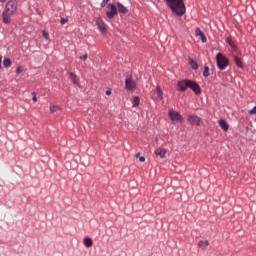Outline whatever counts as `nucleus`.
I'll return each instance as SVG.
<instances>
[{"instance_id": "obj_27", "label": "nucleus", "mask_w": 256, "mask_h": 256, "mask_svg": "<svg viewBox=\"0 0 256 256\" xmlns=\"http://www.w3.org/2000/svg\"><path fill=\"white\" fill-rule=\"evenodd\" d=\"M140 155V153H137L136 158L139 159L140 163H145V157Z\"/></svg>"}, {"instance_id": "obj_20", "label": "nucleus", "mask_w": 256, "mask_h": 256, "mask_svg": "<svg viewBox=\"0 0 256 256\" xmlns=\"http://www.w3.org/2000/svg\"><path fill=\"white\" fill-rule=\"evenodd\" d=\"M85 247H93V240L89 237L84 238Z\"/></svg>"}, {"instance_id": "obj_19", "label": "nucleus", "mask_w": 256, "mask_h": 256, "mask_svg": "<svg viewBox=\"0 0 256 256\" xmlns=\"http://www.w3.org/2000/svg\"><path fill=\"white\" fill-rule=\"evenodd\" d=\"M156 95L160 101H163V90H161V86L156 87Z\"/></svg>"}, {"instance_id": "obj_33", "label": "nucleus", "mask_w": 256, "mask_h": 256, "mask_svg": "<svg viewBox=\"0 0 256 256\" xmlns=\"http://www.w3.org/2000/svg\"><path fill=\"white\" fill-rule=\"evenodd\" d=\"M67 19L66 18H61V20H60V23H61V25H65V23H67Z\"/></svg>"}, {"instance_id": "obj_1", "label": "nucleus", "mask_w": 256, "mask_h": 256, "mask_svg": "<svg viewBox=\"0 0 256 256\" xmlns=\"http://www.w3.org/2000/svg\"><path fill=\"white\" fill-rule=\"evenodd\" d=\"M166 6L169 7L172 13L178 15V17H183L187 13V8L185 7V0H164Z\"/></svg>"}, {"instance_id": "obj_12", "label": "nucleus", "mask_w": 256, "mask_h": 256, "mask_svg": "<svg viewBox=\"0 0 256 256\" xmlns=\"http://www.w3.org/2000/svg\"><path fill=\"white\" fill-rule=\"evenodd\" d=\"M116 5L118 13H121L122 15H127V13H129V9H127V7H125L121 2H117Z\"/></svg>"}, {"instance_id": "obj_21", "label": "nucleus", "mask_w": 256, "mask_h": 256, "mask_svg": "<svg viewBox=\"0 0 256 256\" xmlns=\"http://www.w3.org/2000/svg\"><path fill=\"white\" fill-rule=\"evenodd\" d=\"M51 113H57V111H61V106L50 104Z\"/></svg>"}, {"instance_id": "obj_10", "label": "nucleus", "mask_w": 256, "mask_h": 256, "mask_svg": "<svg viewBox=\"0 0 256 256\" xmlns=\"http://www.w3.org/2000/svg\"><path fill=\"white\" fill-rule=\"evenodd\" d=\"M188 121L191 125H196V127L201 126V118L197 115H188Z\"/></svg>"}, {"instance_id": "obj_8", "label": "nucleus", "mask_w": 256, "mask_h": 256, "mask_svg": "<svg viewBox=\"0 0 256 256\" xmlns=\"http://www.w3.org/2000/svg\"><path fill=\"white\" fill-rule=\"evenodd\" d=\"M187 84H188V79H183L178 81L177 91H180L181 93H185L187 89H189V86H187Z\"/></svg>"}, {"instance_id": "obj_4", "label": "nucleus", "mask_w": 256, "mask_h": 256, "mask_svg": "<svg viewBox=\"0 0 256 256\" xmlns=\"http://www.w3.org/2000/svg\"><path fill=\"white\" fill-rule=\"evenodd\" d=\"M187 83L188 89H191L195 95H201V86H199L195 80L188 79Z\"/></svg>"}, {"instance_id": "obj_23", "label": "nucleus", "mask_w": 256, "mask_h": 256, "mask_svg": "<svg viewBox=\"0 0 256 256\" xmlns=\"http://www.w3.org/2000/svg\"><path fill=\"white\" fill-rule=\"evenodd\" d=\"M140 101L141 98H139V96H135L132 100V107H139Z\"/></svg>"}, {"instance_id": "obj_26", "label": "nucleus", "mask_w": 256, "mask_h": 256, "mask_svg": "<svg viewBox=\"0 0 256 256\" xmlns=\"http://www.w3.org/2000/svg\"><path fill=\"white\" fill-rule=\"evenodd\" d=\"M109 1L111 0H102L101 4H100V7L103 9L105 7H107V5L109 4Z\"/></svg>"}, {"instance_id": "obj_24", "label": "nucleus", "mask_w": 256, "mask_h": 256, "mask_svg": "<svg viewBox=\"0 0 256 256\" xmlns=\"http://www.w3.org/2000/svg\"><path fill=\"white\" fill-rule=\"evenodd\" d=\"M198 247L200 249H205V247H209V242L207 240L203 241L201 240L199 243H198Z\"/></svg>"}, {"instance_id": "obj_2", "label": "nucleus", "mask_w": 256, "mask_h": 256, "mask_svg": "<svg viewBox=\"0 0 256 256\" xmlns=\"http://www.w3.org/2000/svg\"><path fill=\"white\" fill-rule=\"evenodd\" d=\"M17 13V0H9L5 9L2 12V21L4 25H9L11 23V17Z\"/></svg>"}, {"instance_id": "obj_17", "label": "nucleus", "mask_w": 256, "mask_h": 256, "mask_svg": "<svg viewBox=\"0 0 256 256\" xmlns=\"http://www.w3.org/2000/svg\"><path fill=\"white\" fill-rule=\"evenodd\" d=\"M226 43L229 45V47H231V49H233L234 51H237V44L233 42V39L231 37L226 38Z\"/></svg>"}, {"instance_id": "obj_35", "label": "nucleus", "mask_w": 256, "mask_h": 256, "mask_svg": "<svg viewBox=\"0 0 256 256\" xmlns=\"http://www.w3.org/2000/svg\"><path fill=\"white\" fill-rule=\"evenodd\" d=\"M106 95H108V96L111 95V90H107Z\"/></svg>"}, {"instance_id": "obj_9", "label": "nucleus", "mask_w": 256, "mask_h": 256, "mask_svg": "<svg viewBox=\"0 0 256 256\" xmlns=\"http://www.w3.org/2000/svg\"><path fill=\"white\" fill-rule=\"evenodd\" d=\"M95 23L102 34L107 33V24H105V22L103 21V19H101V17L97 18L95 20Z\"/></svg>"}, {"instance_id": "obj_16", "label": "nucleus", "mask_w": 256, "mask_h": 256, "mask_svg": "<svg viewBox=\"0 0 256 256\" xmlns=\"http://www.w3.org/2000/svg\"><path fill=\"white\" fill-rule=\"evenodd\" d=\"M218 125L221 127L222 130L229 131V123H227L225 119H220L218 121Z\"/></svg>"}, {"instance_id": "obj_18", "label": "nucleus", "mask_w": 256, "mask_h": 256, "mask_svg": "<svg viewBox=\"0 0 256 256\" xmlns=\"http://www.w3.org/2000/svg\"><path fill=\"white\" fill-rule=\"evenodd\" d=\"M189 65L194 71H196V69H199V64L197 63V61L193 60V58H189Z\"/></svg>"}, {"instance_id": "obj_29", "label": "nucleus", "mask_w": 256, "mask_h": 256, "mask_svg": "<svg viewBox=\"0 0 256 256\" xmlns=\"http://www.w3.org/2000/svg\"><path fill=\"white\" fill-rule=\"evenodd\" d=\"M32 101L34 103H37V93H35V92H32Z\"/></svg>"}, {"instance_id": "obj_36", "label": "nucleus", "mask_w": 256, "mask_h": 256, "mask_svg": "<svg viewBox=\"0 0 256 256\" xmlns=\"http://www.w3.org/2000/svg\"><path fill=\"white\" fill-rule=\"evenodd\" d=\"M7 0H0V3H6Z\"/></svg>"}, {"instance_id": "obj_15", "label": "nucleus", "mask_w": 256, "mask_h": 256, "mask_svg": "<svg viewBox=\"0 0 256 256\" xmlns=\"http://www.w3.org/2000/svg\"><path fill=\"white\" fill-rule=\"evenodd\" d=\"M233 59H234V62L236 64V67H238L239 69H244L245 68V66L243 65V58H241L237 55H234Z\"/></svg>"}, {"instance_id": "obj_31", "label": "nucleus", "mask_w": 256, "mask_h": 256, "mask_svg": "<svg viewBox=\"0 0 256 256\" xmlns=\"http://www.w3.org/2000/svg\"><path fill=\"white\" fill-rule=\"evenodd\" d=\"M23 72V69L21 68V66H18L17 68H16V73H17V75H19L20 73H22Z\"/></svg>"}, {"instance_id": "obj_25", "label": "nucleus", "mask_w": 256, "mask_h": 256, "mask_svg": "<svg viewBox=\"0 0 256 256\" xmlns=\"http://www.w3.org/2000/svg\"><path fill=\"white\" fill-rule=\"evenodd\" d=\"M209 75V66H204L203 77L207 78Z\"/></svg>"}, {"instance_id": "obj_6", "label": "nucleus", "mask_w": 256, "mask_h": 256, "mask_svg": "<svg viewBox=\"0 0 256 256\" xmlns=\"http://www.w3.org/2000/svg\"><path fill=\"white\" fill-rule=\"evenodd\" d=\"M107 8L110 9V11L106 12L107 19H115L118 15L117 6L115 4H108Z\"/></svg>"}, {"instance_id": "obj_34", "label": "nucleus", "mask_w": 256, "mask_h": 256, "mask_svg": "<svg viewBox=\"0 0 256 256\" xmlns=\"http://www.w3.org/2000/svg\"><path fill=\"white\" fill-rule=\"evenodd\" d=\"M1 63H3V56H0V69L2 68Z\"/></svg>"}, {"instance_id": "obj_5", "label": "nucleus", "mask_w": 256, "mask_h": 256, "mask_svg": "<svg viewBox=\"0 0 256 256\" xmlns=\"http://www.w3.org/2000/svg\"><path fill=\"white\" fill-rule=\"evenodd\" d=\"M168 117L173 122L178 121V123H183V116L173 109L168 110Z\"/></svg>"}, {"instance_id": "obj_30", "label": "nucleus", "mask_w": 256, "mask_h": 256, "mask_svg": "<svg viewBox=\"0 0 256 256\" xmlns=\"http://www.w3.org/2000/svg\"><path fill=\"white\" fill-rule=\"evenodd\" d=\"M249 114H250V115H256V106H254L253 109H251V110L249 111Z\"/></svg>"}, {"instance_id": "obj_22", "label": "nucleus", "mask_w": 256, "mask_h": 256, "mask_svg": "<svg viewBox=\"0 0 256 256\" xmlns=\"http://www.w3.org/2000/svg\"><path fill=\"white\" fill-rule=\"evenodd\" d=\"M13 65V62L10 60V58H5L3 60V66L7 69Z\"/></svg>"}, {"instance_id": "obj_13", "label": "nucleus", "mask_w": 256, "mask_h": 256, "mask_svg": "<svg viewBox=\"0 0 256 256\" xmlns=\"http://www.w3.org/2000/svg\"><path fill=\"white\" fill-rule=\"evenodd\" d=\"M154 153L156 157H160V159H165V155H167V150L165 148H157Z\"/></svg>"}, {"instance_id": "obj_32", "label": "nucleus", "mask_w": 256, "mask_h": 256, "mask_svg": "<svg viewBox=\"0 0 256 256\" xmlns=\"http://www.w3.org/2000/svg\"><path fill=\"white\" fill-rule=\"evenodd\" d=\"M87 54H84L83 56H80L81 61H87Z\"/></svg>"}, {"instance_id": "obj_7", "label": "nucleus", "mask_w": 256, "mask_h": 256, "mask_svg": "<svg viewBox=\"0 0 256 256\" xmlns=\"http://www.w3.org/2000/svg\"><path fill=\"white\" fill-rule=\"evenodd\" d=\"M136 88H137V82H135V80H133V78L127 77L125 79L126 91H135Z\"/></svg>"}, {"instance_id": "obj_14", "label": "nucleus", "mask_w": 256, "mask_h": 256, "mask_svg": "<svg viewBox=\"0 0 256 256\" xmlns=\"http://www.w3.org/2000/svg\"><path fill=\"white\" fill-rule=\"evenodd\" d=\"M195 35L196 37L201 38L202 43H207V36H205V33L201 29L197 28L195 30Z\"/></svg>"}, {"instance_id": "obj_28", "label": "nucleus", "mask_w": 256, "mask_h": 256, "mask_svg": "<svg viewBox=\"0 0 256 256\" xmlns=\"http://www.w3.org/2000/svg\"><path fill=\"white\" fill-rule=\"evenodd\" d=\"M43 37L46 39V41H49V32L43 31L42 32Z\"/></svg>"}, {"instance_id": "obj_11", "label": "nucleus", "mask_w": 256, "mask_h": 256, "mask_svg": "<svg viewBox=\"0 0 256 256\" xmlns=\"http://www.w3.org/2000/svg\"><path fill=\"white\" fill-rule=\"evenodd\" d=\"M68 75H69V79H70L71 83H73V85H76L77 87H81V82L79 80V76H77L73 72H69Z\"/></svg>"}, {"instance_id": "obj_3", "label": "nucleus", "mask_w": 256, "mask_h": 256, "mask_svg": "<svg viewBox=\"0 0 256 256\" xmlns=\"http://www.w3.org/2000/svg\"><path fill=\"white\" fill-rule=\"evenodd\" d=\"M216 64L218 69H220V71H225V69H227V67H229V58H227V56L223 55V53L219 52L216 55Z\"/></svg>"}]
</instances>
